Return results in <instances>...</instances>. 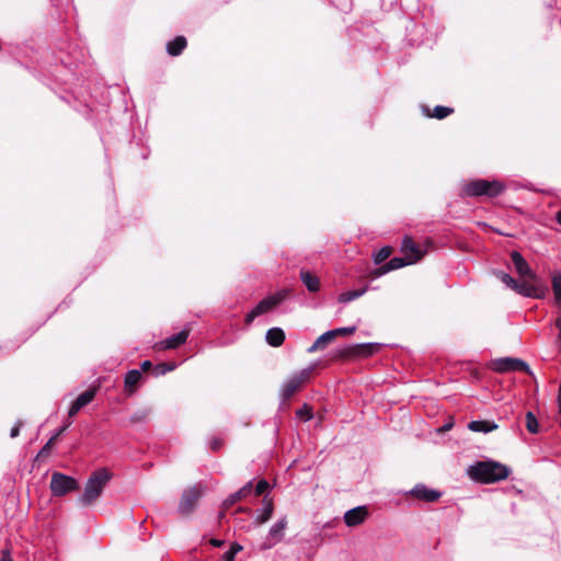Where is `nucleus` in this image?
Here are the masks:
<instances>
[{"label":"nucleus","mask_w":561,"mask_h":561,"mask_svg":"<svg viewBox=\"0 0 561 561\" xmlns=\"http://www.w3.org/2000/svg\"><path fill=\"white\" fill-rule=\"evenodd\" d=\"M510 256L515 272L523 279L522 282H525L530 288L542 290L545 299L549 288L543 279L531 268L524 255L519 251L513 250Z\"/></svg>","instance_id":"obj_6"},{"label":"nucleus","mask_w":561,"mask_h":561,"mask_svg":"<svg viewBox=\"0 0 561 561\" xmlns=\"http://www.w3.org/2000/svg\"><path fill=\"white\" fill-rule=\"evenodd\" d=\"M552 291L561 290V270H554L550 274Z\"/></svg>","instance_id":"obj_39"},{"label":"nucleus","mask_w":561,"mask_h":561,"mask_svg":"<svg viewBox=\"0 0 561 561\" xmlns=\"http://www.w3.org/2000/svg\"><path fill=\"white\" fill-rule=\"evenodd\" d=\"M289 296L290 290L287 288L276 290L275 293L265 296L245 314L244 324L247 327L251 325L256 318L278 308L288 299Z\"/></svg>","instance_id":"obj_7"},{"label":"nucleus","mask_w":561,"mask_h":561,"mask_svg":"<svg viewBox=\"0 0 561 561\" xmlns=\"http://www.w3.org/2000/svg\"><path fill=\"white\" fill-rule=\"evenodd\" d=\"M130 144L135 145V147H137L139 149L138 154L142 160L148 159V157L150 154V148L148 146L144 145V141L141 138L137 139L136 136L134 135L133 138L130 139Z\"/></svg>","instance_id":"obj_36"},{"label":"nucleus","mask_w":561,"mask_h":561,"mask_svg":"<svg viewBox=\"0 0 561 561\" xmlns=\"http://www.w3.org/2000/svg\"><path fill=\"white\" fill-rule=\"evenodd\" d=\"M49 488L53 496L61 497L69 493L79 491L81 486L75 477L55 471L51 474Z\"/></svg>","instance_id":"obj_10"},{"label":"nucleus","mask_w":561,"mask_h":561,"mask_svg":"<svg viewBox=\"0 0 561 561\" xmlns=\"http://www.w3.org/2000/svg\"><path fill=\"white\" fill-rule=\"evenodd\" d=\"M56 436H51L46 443L45 445L42 447V449L39 450L38 456H47L50 454L54 445H55V442H56Z\"/></svg>","instance_id":"obj_43"},{"label":"nucleus","mask_w":561,"mask_h":561,"mask_svg":"<svg viewBox=\"0 0 561 561\" xmlns=\"http://www.w3.org/2000/svg\"><path fill=\"white\" fill-rule=\"evenodd\" d=\"M468 477L480 483H495L505 480L512 472L511 468L493 459L477 460L466 470Z\"/></svg>","instance_id":"obj_3"},{"label":"nucleus","mask_w":561,"mask_h":561,"mask_svg":"<svg viewBox=\"0 0 561 561\" xmlns=\"http://www.w3.org/2000/svg\"><path fill=\"white\" fill-rule=\"evenodd\" d=\"M0 561H13V560L11 559V557L9 554L8 556L3 554V556H1Z\"/></svg>","instance_id":"obj_59"},{"label":"nucleus","mask_w":561,"mask_h":561,"mask_svg":"<svg viewBox=\"0 0 561 561\" xmlns=\"http://www.w3.org/2000/svg\"><path fill=\"white\" fill-rule=\"evenodd\" d=\"M556 221L561 226V209L556 213Z\"/></svg>","instance_id":"obj_58"},{"label":"nucleus","mask_w":561,"mask_h":561,"mask_svg":"<svg viewBox=\"0 0 561 561\" xmlns=\"http://www.w3.org/2000/svg\"><path fill=\"white\" fill-rule=\"evenodd\" d=\"M287 526V518L284 516L279 518L268 530L265 539L260 545V550L265 551L272 549L274 546L279 543L285 536V529Z\"/></svg>","instance_id":"obj_15"},{"label":"nucleus","mask_w":561,"mask_h":561,"mask_svg":"<svg viewBox=\"0 0 561 561\" xmlns=\"http://www.w3.org/2000/svg\"><path fill=\"white\" fill-rule=\"evenodd\" d=\"M178 366H179V364L176 362L154 364L153 370H151V376H153V377L164 376L165 374L175 370L178 368Z\"/></svg>","instance_id":"obj_29"},{"label":"nucleus","mask_w":561,"mask_h":561,"mask_svg":"<svg viewBox=\"0 0 561 561\" xmlns=\"http://www.w3.org/2000/svg\"><path fill=\"white\" fill-rule=\"evenodd\" d=\"M77 111L88 121H91L95 128L100 133L101 140L104 141L103 136V129H104V123L110 118L107 111L98 112L96 119L93 117L94 110L92 106L87 102V100H83V102L79 103V107H77Z\"/></svg>","instance_id":"obj_16"},{"label":"nucleus","mask_w":561,"mask_h":561,"mask_svg":"<svg viewBox=\"0 0 561 561\" xmlns=\"http://www.w3.org/2000/svg\"><path fill=\"white\" fill-rule=\"evenodd\" d=\"M242 550V546L234 541L232 542L228 550L222 554L221 561H234L236 556Z\"/></svg>","instance_id":"obj_35"},{"label":"nucleus","mask_w":561,"mask_h":561,"mask_svg":"<svg viewBox=\"0 0 561 561\" xmlns=\"http://www.w3.org/2000/svg\"><path fill=\"white\" fill-rule=\"evenodd\" d=\"M499 425L490 420H472L468 423V428L472 432L488 434L496 430Z\"/></svg>","instance_id":"obj_25"},{"label":"nucleus","mask_w":561,"mask_h":561,"mask_svg":"<svg viewBox=\"0 0 561 561\" xmlns=\"http://www.w3.org/2000/svg\"><path fill=\"white\" fill-rule=\"evenodd\" d=\"M195 322H187L181 331L172 334L157 343L159 350H175L184 345L193 330Z\"/></svg>","instance_id":"obj_13"},{"label":"nucleus","mask_w":561,"mask_h":561,"mask_svg":"<svg viewBox=\"0 0 561 561\" xmlns=\"http://www.w3.org/2000/svg\"><path fill=\"white\" fill-rule=\"evenodd\" d=\"M24 425V422L22 420H18L14 426L10 431V437L16 438L20 435V431L22 426Z\"/></svg>","instance_id":"obj_49"},{"label":"nucleus","mask_w":561,"mask_h":561,"mask_svg":"<svg viewBox=\"0 0 561 561\" xmlns=\"http://www.w3.org/2000/svg\"><path fill=\"white\" fill-rule=\"evenodd\" d=\"M51 5L55 8V10L58 12L56 19L61 20V13L60 11L64 10L65 5L69 4V0H49Z\"/></svg>","instance_id":"obj_44"},{"label":"nucleus","mask_w":561,"mask_h":561,"mask_svg":"<svg viewBox=\"0 0 561 561\" xmlns=\"http://www.w3.org/2000/svg\"><path fill=\"white\" fill-rule=\"evenodd\" d=\"M317 364H310L308 367L294 373L283 385L282 387V398L283 400H287L294 396V393L300 388V386L306 382L312 371L316 369Z\"/></svg>","instance_id":"obj_11"},{"label":"nucleus","mask_w":561,"mask_h":561,"mask_svg":"<svg viewBox=\"0 0 561 561\" xmlns=\"http://www.w3.org/2000/svg\"><path fill=\"white\" fill-rule=\"evenodd\" d=\"M506 191V184L499 179L476 178L466 182L460 192L461 197L496 198Z\"/></svg>","instance_id":"obj_5"},{"label":"nucleus","mask_w":561,"mask_h":561,"mask_svg":"<svg viewBox=\"0 0 561 561\" xmlns=\"http://www.w3.org/2000/svg\"><path fill=\"white\" fill-rule=\"evenodd\" d=\"M203 495V489L199 485L183 491L178 511L181 515H190L195 510V506Z\"/></svg>","instance_id":"obj_14"},{"label":"nucleus","mask_w":561,"mask_h":561,"mask_svg":"<svg viewBox=\"0 0 561 561\" xmlns=\"http://www.w3.org/2000/svg\"><path fill=\"white\" fill-rule=\"evenodd\" d=\"M367 290H368V285H365L357 289L343 291L339 295L337 301L340 304H348V302L362 297L364 294L367 293Z\"/></svg>","instance_id":"obj_27"},{"label":"nucleus","mask_w":561,"mask_h":561,"mask_svg":"<svg viewBox=\"0 0 561 561\" xmlns=\"http://www.w3.org/2000/svg\"><path fill=\"white\" fill-rule=\"evenodd\" d=\"M296 415L304 422L310 421L313 419V410L308 403H304L297 411Z\"/></svg>","instance_id":"obj_37"},{"label":"nucleus","mask_w":561,"mask_h":561,"mask_svg":"<svg viewBox=\"0 0 561 561\" xmlns=\"http://www.w3.org/2000/svg\"><path fill=\"white\" fill-rule=\"evenodd\" d=\"M36 64H38L45 71H47L50 75L48 69H49V65L54 64L53 56L50 57V61L48 64H43L42 65V64H39V60H36Z\"/></svg>","instance_id":"obj_56"},{"label":"nucleus","mask_w":561,"mask_h":561,"mask_svg":"<svg viewBox=\"0 0 561 561\" xmlns=\"http://www.w3.org/2000/svg\"><path fill=\"white\" fill-rule=\"evenodd\" d=\"M225 440L220 436H213L208 439V448L211 451H219L224 447Z\"/></svg>","instance_id":"obj_40"},{"label":"nucleus","mask_w":561,"mask_h":561,"mask_svg":"<svg viewBox=\"0 0 561 561\" xmlns=\"http://www.w3.org/2000/svg\"><path fill=\"white\" fill-rule=\"evenodd\" d=\"M187 47V39L183 35H176L165 44L167 54L171 57L180 56Z\"/></svg>","instance_id":"obj_22"},{"label":"nucleus","mask_w":561,"mask_h":561,"mask_svg":"<svg viewBox=\"0 0 561 561\" xmlns=\"http://www.w3.org/2000/svg\"><path fill=\"white\" fill-rule=\"evenodd\" d=\"M285 331L279 327H273L266 331L265 341L273 347H279L285 341Z\"/></svg>","instance_id":"obj_26"},{"label":"nucleus","mask_w":561,"mask_h":561,"mask_svg":"<svg viewBox=\"0 0 561 561\" xmlns=\"http://www.w3.org/2000/svg\"><path fill=\"white\" fill-rule=\"evenodd\" d=\"M300 280L307 288L309 293H317L320 289V279L319 277L311 273L308 270H301L300 271Z\"/></svg>","instance_id":"obj_24"},{"label":"nucleus","mask_w":561,"mask_h":561,"mask_svg":"<svg viewBox=\"0 0 561 561\" xmlns=\"http://www.w3.org/2000/svg\"><path fill=\"white\" fill-rule=\"evenodd\" d=\"M333 333L331 330L325 331L319 337H317L316 342L320 345V348L323 351L328 347L330 343L334 341Z\"/></svg>","instance_id":"obj_38"},{"label":"nucleus","mask_w":561,"mask_h":561,"mask_svg":"<svg viewBox=\"0 0 561 561\" xmlns=\"http://www.w3.org/2000/svg\"><path fill=\"white\" fill-rule=\"evenodd\" d=\"M84 58L85 54L83 48L69 41H61L57 45V50L53 53L54 64L49 65L48 71L57 82L69 85V88L65 90V94L60 95V99L67 103H70L71 98L77 100L73 87L76 82L80 81V77L82 76L80 66L83 64Z\"/></svg>","instance_id":"obj_2"},{"label":"nucleus","mask_w":561,"mask_h":561,"mask_svg":"<svg viewBox=\"0 0 561 561\" xmlns=\"http://www.w3.org/2000/svg\"><path fill=\"white\" fill-rule=\"evenodd\" d=\"M71 424H72V420L68 417L66 421H64L62 425H61V426H59V427L55 431V433H54V435H53V436H56V439H58V437H59L64 432H66V431L69 428V426H70Z\"/></svg>","instance_id":"obj_48"},{"label":"nucleus","mask_w":561,"mask_h":561,"mask_svg":"<svg viewBox=\"0 0 561 561\" xmlns=\"http://www.w3.org/2000/svg\"><path fill=\"white\" fill-rule=\"evenodd\" d=\"M383 11H391L398 0H380ZM400 10L408 16L404 26V42L410 47H419L425 43L435 42L442 34L443 25L431 7L419 5L417 0H400Z\"/></svg>","instance_id":"obj_1"},{"label":"nucleus","mask_w":561,"mask_h":561,"mask_svg":"<svg viewBox=\"0 0 561 561\" xmlns=\"http://www.w3.org/2000/svg\"><path fill=\"white\" fill-rule=\"evenodd\" d=\"M422 114L428 118H435L438 121L447 118L455 112V108L446 105H436L431 110L427 105H421Z\"/></svg>","instance_id":"obj_21"},{"label":"nucleus","mask_w":561,"mask_h":561,"mask_svg":"<svg viewBox=\"0 0 561 561\" xmlns=\"http://www.w3.org/2000/svg\"><path fill=\"white\" fill-rule=\"evenodd\" d=\"M263 506L261 510L257 511V514L255 516L254 523L257 525L265 524L268 522L274 513V503L271 499L264 497L262 502Z\"/></svg>","instance_id":"obj_23"},{"label":"nucleus","mask_w":561,"mask_h":561,"mask_svg":"<svg viewBox=\"0 0 561 561\" xmlns=\"http://www.w3.org/2000/svg\"><path fill=\"white\" fill-rule=\"evenodd\" d=\"M549 8H556L558 11H561V0H553V4L549 3Z\"/></svg>","instance_id":"obj_57"},{"label":"nucleus","mask_w":561,"mask_h":561,"mask_svg":"<svg viewBox=\"0 0 561 561\" xmlns=\"http://www.w3.org/2000/svg\"><path fill=\"white\" fill-rule=\"evenodd\" d=\"M318 351H322V350L320 348V345H319L316 341L312 343V345H311V346H309V347L307 348V353H309V354H311V353H316V352H318Z\"/></svg>","instance_id":"obj_54"},{"label":"nucleus","mask_w":561,"mask_h":561,"mask_svg":"<svg viewBox=\"0 0 561 561\" xmlns=\"http://www.w3.org/2000/svg\"><path fill=\"white\" fill-rule=\"evenodd\" d=\"M134 213H135V215H134L133 220H131V219H129V218H127V217H124V219H123V220H124V221H123V225H124V226H130V225H133V224H134V221H135V220L140 219V217H141V210H140V209H135V210H134Z\"/></svg>","instance_id":"obj_50"},{"label":"nucleus","mask_w":561,"mask_h":561,"mask_svg":"<svg viewBox=\"0 0 561 561\" xmlns=\"http://www.w3.org/2000/svg\"><path fill=\"white\" fill-rule=\"evenodd\" d=\"M254 482L255 478L249 480L242 488L238 490L239 494L244 499L251 494H254Z\"/></svg>","instance_id":"obj_41"},{"label":"nucleus","mask_w":561,"mask_h":561,"mask_svg":"<svg viewBox=\"0 0 561 561\" xmlns=\"http://www.w3.org/2000/svg\"><path fill=\"white\" fill-rule=\"evenodd\" d=\"M453 427H454L453 421L446 422L444 425H442L438 428V433H440V434L446 433V432L450 431Z\"/></svg>","instance_id":"obj_51"},{"label":"nucleus","mask_w":561,"mask_h":561,"mask_svg":"<svg viewBox=\"0 0 561 561\" xmlns=\"http://www.w3.org/2000/svg\"><path fill=\"white\" fill-rule=\"evenodd\" d=\"M154 364L150 359H145L140 363L138 370H141L144 375L147 373L151 375V370H153Z\"/></svg>","instance_id":"obj_46"},{"label":"nucleus","mask_w":561,"mask_h":561,"mask_svg":"<svg viewBox=\"0 0 561 561\" xmlns=\"http://www.w3.org/2000/svg\"><path fill=\"white\" fill-rule=\"evenodd\" d=\"M71 302H72V299H71L69 296H67V297H66V298H65V299H64V300H62V301L57 306V308L46 317V319H44L39 324H37V325H36V327L31 331V333H30L27 336H25V337L23 339V341L27 340V339H28L33 333H35V332H36V331H37V330H38V329H39V328H41V327H42V325H43V324H44L48 319H50V318L54 316V313H55V312H57L58 310H62V309L68 308V307L71 305Z\"/></svg>","instance_id":"obj_31"},{"label":"nucleus","mask_w":561,"mask_h":561,"mask_svg":"<svg viewBox=\"0 0 561 561\" xmlns=\"http://www.w3.org/2000/svg\"><path fill=\"white\" fill-rule=\"evenodd\" d=\"M210 543L213 547L220 548L225 545V541L221 539L213 538Z\"/></svg>","instance_id":"obj_55"},{"label":"nucleus","mask_w":561,"mask_h":561,"mask_svg":"<svg viewBox=\"0 0 561 561\" xmlns=\"http://www.w3.org/2000/svg\"><path fill=\"white\" fill-rule=\"evenodd\" d=\"M355 331H356V327L355 325L340 327V328H335V329L331 330V332L333 333L334 339H336L339 335H345V336L346 335H351Z\"/></svg>","instance_id":"obj_42"},{"label":"nucleus","mask_w":561,"mask_h":561,"mask_svg":"<svg viewBox=\"0 0 561 561\" xmlns=\"http://www.w3.org/2000/svg\"><path fill=\"white\" fill-rule=\"evenodd\" d=\"M112 479L113 473L106 467L92 471L82 494L78 497L80 505L83 507L92 506L101 497Z\"/></svg>","instance_id":"obj_4"},{"label":"nucleus","mask_w":561,"mask_h":561,"mask_svg":"<svg viewBox=\"0 0 561 561\" xmlns=\"http://www.w3.org/2000/svg\"><path fill=\"white\" fill-rule=\"evenodd\" d=\"M243 497L239 494L238 491H236L234 493H231L225 501H224V506L226 507H230L232 506L233 504H236L238 501L242 500Z\"/></svg>","instance_id":"obj_45"},{"label":"nucleus","mask_w":561,"mask_h":561,"mask_svg":"<svg viewBox=\"0 0 561 561\" xmlns=\"http://www.w3.org/2000/svg\"><path fill=\"white\" fill-rule=\"evenodd\" d=\"M411 264L412 263L404 255L403 256H393L386 263V265L388 266V270L390 272L405 267Z\"/></svg>","instance_id":"obj_34"},{"label":"nucleus","mask_w":561,"mask_h":561,"mask_svg":"<svg viewBox=\"0 0 561 561\" xmlns=\"http://www.w3.org/2000/svg\"><path fill=\"white\" fill-rule=\"evenodd\" d=\"M359 346L362 347H365V348H370V353H373L374 351L378 350L380 347V344L378 343H365V344H360Z\"/></svg>","instance_id":"obj_53"},{"label":"nucleus","mask_w":561,"mask_h":561,"mask_svg":"<svg viewBox=\"0 0 561 561\" xmlns=\"http://www.w3.org/2000/svg\"><path fill=\"white\" fill-rule=\"evenodd\" d=\"M146 381V375L136 368L129 369L124 375V392L127 397H133L141 385Z\"/></svg>","instance_id":"obj_19"},{"label":"nucleus","mask_w":561,"mask_h":561,"mask_svg":"<svg viewBox=\"0 0 561 561\" xmlns=\"http://www.w3.org/2000/svg\"><path fill=\"white\" fill-rule=\"evenodd\" d=\"M493 365L494 370L501 374L520 371L534 376L529 365L524 359L517 357H500L494 360Z\"/></svg>","instance_id":"obj_12"},{"label":"nucleus","mask_w":561,"mask_h":561,"mask_svg":"<svg viewBox=\"0 0 561 561\" xmlns=\"http://www.w3.org/2000/svg\"><path fill=\"white\" fill-rule=\"evenodd\" d=\"M368 506L358 505L351 510H347L344 514V523L348 527H355L363 524L368 517Z\"/></svg>","instance_id":"obj_20"},{"label":"nucleus","mask_w":561,"mask_h":561,"mask_svg":"<svg viewBox=\"0 0 561 561\" xmlns=\"http://www.w3.org/2000/svg\"><path fill=\"white\" fill-rule=\"evenodd\" d=\"M553 301L554 305L561 310V290L553 291Z\"/></svg>","instance_id":"obj_52"},{"label":"nucleus","mask_w":561,"mask_h":561,"mask_svg":"<svg viewBox=\"0 0 561 561\" xmlns=\"http://www.w3.org/2000/svg\"><path fill=\"white\" fill-rule=\"evenodd\" d=\"M271 489H272V486L265 478H260V479L255 478L254 494L256 496L264 495V497L265 496L268 497Z\"/></svg>","instance_id":"obj_33"},{"label":"nucleus","mask_w":561,"mask_h":561,"mask_svg":"<svg viewBox=\"0 0 561 561\" xmlns=\"http://www.w3.org/2000/svg\"><path fill=\"white\" fill-rule=\"evenodd\" d=\"M407 494L419 501L435 503L442 497L443 492L437 489H432L424 483H417L408 491Z\"/></svg>","instance_id":"obj_18"},{"label":"nucleus","mask_w":561,"mask_h":561,"mask_svg":"<svg viewBox=\"0 0 561 561\" xmlns=\"http://www.w3.org/2000/svg\"><path fill=\"white\" fill-rule=\"evenodd\" d=\"M559 24L561 25V16L559 18Z\"/></svg>","instance_id":"obj_60"},{"label":"nucleus","mask_w":561,"mask_h":561,"mask_svg":"<svg viewBox=\"0 0 561 561\" xmlns=\"http://www.w3.org/2000/svg\"><path fill=\"white\" fill-rule=\"evenodd\" d=\"M387 273H390V271L388 270V266L386 264H380V265H378V267L373 270L371 276H373V278H378V277L386 275Z\"/></svg>","instance_id":"obj_47"},{"label":"nucleus","mask_w":561,"mask_h":561,"mask_svg":"<svg viewBox=\"0 0 561 561\" xmlns=\"http://www.w3.org/2000/svg\"><path fill=\"white\" fill-rule=\"evenodd\" d=\"M435 248L432 239L427 238L421 245L411 237L404 236L401 243V252L412 264L420 262L431 250Z\"/></svg>","instance_id":"obj_9"},{"label":"nucleus","mask_w":561,"mask_h":561,"mask_svg":"<svg viewBox=\"0 0 561 561\" xmlns=\"http://www.w3.org/2000/svg\"><path fill=\"white\" fill-rule=\"evenodd\" d=\"M152 413L151 407H145L136 410L129 417L130 424H146L149 421V416Z\"/></svg>","instance_id":"obj_28"},{"label":"nucleus","mask_w":561,"mask_h":561,"mask_svg":"<svg viewBox=\"0 0 561 561\" xmlns=\"http://www.w3.org/2000/svg\"><path fill=\"white\" fill-rule=\"evenodd\" d=\"M491 274L500 279L505 286L525 298L543 299L542 290L530 288L525 282L515 279L510 273L493 268Z\"/></svg>","instance_id":"obj_8"},{"label":"nucleus","mask_w":561,"mask_h":561,"mask_svg":"<svg viewBox=\"0 0 561 561\" xmlns=\"http://www.w3.org/2000/svg\"><path fill=\"white\" fill-rule=\"evenodd\" d=\"M526 428L530 434H538L540 432V423L533 411H527L526 415Z\"/></svg>","instance_id":"obj_32"},{"label":"nucleus","mask_w":561,"mask_h":561,"mask_svg":"<svg viewBox=\"0 0 561 561\" xmlns=\"http://www.w3.org/2000/svg\"><path fill=\"white\" fill-rule=\"evenodd\" d=\"M100 385H91L87 390L81 392L69 405L68 417L76 416L81 409L90 404L98 394Z\"/></svg>","instance_id":"obj_17"},{"label":"nucleus","mask_w":561,"mask_h":561,"mask_svg":"<svg viewBox=\"0 0 561 561\" xmlns=\"http://www.w3.org/2000/svg\"><path fill=\"white\" fill-rule=\"evenodd\" d=\"M393 249L391 245H383L380 249L373 252L371 259L375 265L382 264L392 253Z\"/></svg>","instance_id":"obj_30"}]
</instances>
